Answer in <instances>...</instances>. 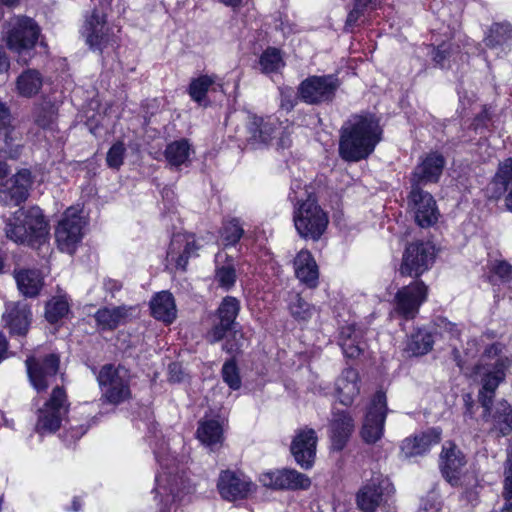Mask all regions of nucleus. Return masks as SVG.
Returning a JSON list of instances; mask_svg holds the SVG:
<instances>
[{
  "instance_id": "nucleus-1",
  "label": "nucleus",
  "mask_w": 512,
  "mask_h": 512,
  "mask_svg": "<svg viewBox=\"0 0 512 512\" xmlns=\"http://www.w3.org/2000/svg\"><path fill=\"white\" fill-rule=\"evenodd\" d=\"M502 351L501 343L486 345L473 373L481 382L478 398L484 408V418L488 421L489 419L486 417L490 416L493 429L502 436H506L512 431L511 406L506 401H500L490 412L495 392L498 386L504 382L507 372L512 368V359L503 355Z\"/></svg>"
},
{
  "instance_id": "nucleus-2",
  "label": "nucleus",
  "mask_w": 512,
  "mask_h": 512,
  "mask_svg": "<svg viewBox=\"0 0 512 512\" xmlns=\"http://www.w3.org/2000/svg\"><path fill=\"white\" fill-rule=\"evenodd\" d=\"M159 434L156 425L149 428V444L160 466L154 491L160 499V512H176L190 501L192 488L176 456L170 452L168 443Z\"/></svg>"
},
{
  "instance_id": "nucleus-3",
  "label": "nucleus",
  "mask_w": 512,
  "mask_h": 512,
  "mask_svg": "<svg viewBox=\"0 0 512 512\" xmlns=\"http://www.w3.org/2000/svg\"><path fill=\"white\" fill-rule=\"evenodd\" d=\"M381 135L382 129L374 116L353 115L341 128L339 155L348 162L365 159L374 151Z\"/></svg>"
},
{
  "instance_id": "nucleus-4",
  "label": "nucleus",
  "mask_w": 512,
  "mask_h": 512,
  "mask_svg": "<svg viewBox=\"0 0 512 512\" xmlns=\"http://www.w3.org/2000/svg\"><path fill=\"white\" fill-rule=\"evenodd\" d=\"M288 197L293 204V223L298 235L319 240L327 229L329 217L314 193L302 181L294 180Z\"/></svg>"
},
{
  "instance_id": "nucleus-5",
  "label": "nucleus",
  "mask_w": 512,
  "mask_h": 512,
  "mask_svg": "<svg viewBox=\"0 0 512 512\" xmlns=\"http://www.w3.org/2000/svg\"><path fill=\"white\" fill-rule=\"evenodd\" d=\"M47 223L39 207L20 208L7 221L6 235L16 243L34 246L45 241Z\"/></svg>"
},
{
  "instance_id": "nucleus-6",
  "label": "nucleus",
  "mask_w": 512,
  "mask_h": 512,
  "mask_svg": "<svg viewBox=\"0 0 512 512\" xmlns=\"http://www.w3.org/2000/svg\"><path fill=\"white\" fill-rule=\"evenodd\" d=\"M470 55H482L487 61L485 51L479 43L464 35H453L448 42H443L434 49L433 61L442 69H459L467 62Z\"/></svg>"
},
{
  "instance_id": "nucleus-7",
  "label": "nucleus",
  "mask_w": 512,
  "mask_h": 512,
  "mask_svg": "<svg viewBox=\"0 0 512 512\" xmlns=\"http://www.w3.org/2000/svg\"><path fill=\"white\" fill-rule=\"evenodd\" d=\"M38 35L39 28L33 19L25 16L10 19L5 31V40L8 48L19 55L18 62L28 63Z\"/></svg>"
},
{
  "instance_id": "nucleus-8",
  "label": "nucleus",
  "mask_w": 512,
  "mask_h": 512,
  "mask_svg": "<svg viewBox=\"0 0 512 512\" xmlns=\"http://www.w3.org/2000/svg\"><path fill=\"white\" fill-rule=\"evenodd\" d=\"M287 128L288 126H282V123L273 116L266 118L250 116L247 124V141L252 146H259L278 138V146L282 149L288 148L291 145V139Z\"/></svg>"
},
{
  "instance_id": "nucleus-9",
  "label": "nucleus",
  "mask_w": 512,
  "mask_h": 512,
  "mask_svg": "<svg viewBox=\"0 0 512 512\" xmlns=\"http://www.w3.org/2000/svg\"><path fill=\"white\" fill-rule=\"evenodd\" d=\"M68 413L65 391L54 387L48 401L38 410L35 430L41 436L55 433Z\"/></svg>"
},
{
  "instance_id": "nucleus-10",
  "label": "nucleus",
  "mask_w": 512,
  "mask_h": 512,
  "mask_svg": "<svg viewBox=\"0 0 512 512\" xmlns=\"http://www.w3.org/2000/svg\"><path fill=\"white\" fill-rule=\"evenodd\" d=\"M387 413L386 395L383 391H377L366 408L360 429L365 443L374 444L383 437Z\"/></svg>"
},
{
  "instance_id": "nucleus-11",
  "label": "nucleus",
  "mask_w": 512,
  "mask_h": 512,
  "mask_svg": "<svg viewBox=\"0 0 512 512\" xmlns=\"http://www.w3.org/2000/svg\"><path fill=\"white\" fill-rule=\"evenodd\" d=\"M103 397L112 404H119L130 397L129 372L112 364L101 368L97 377Z\"/></svg>"
},
{
  "instance_id": "nucleus-12",
  "label": "nucleus",
  "mask_w": 512,
  "mask_h": 512,
  "mask_svg": "<svg viewBox=\"0 0 512 512\" xmlns=\"http://www.w3.org/2000/svg\"><path fill=\"white\" fill-rule=\"evenodd\" d=\"M427 296L428 286L423 281L403 286L394 296L391 315L406 320L414 319Z\"/></svg>"
},
{
  "instance_id": "nucleus-13",
  "label": "nucleus",
  "mask_w": 512,
  "mask_h": 512,
  "mask_svg": "<svg viewBox=\"0 0 512 512\" xmlns=\"http://www.w3.org/2000/svg\"><path fill=\"white\" fill-rule=\"evenodd\" d=\"M86 222L77 207H69L63 214L55 231L58 248L65 253L73 254L83 237Z\"/></svg>"
},
{
  "instance_id": "nucleus-14",
  "label": "nucleus",
  "mask_w": 512,
  "mask_h": 512,
  "mask_svg": "<svg viewBox=\"0 0 512 512\" xmlns=\"http://www.w3.org/2000/svg\"><path fill=\"white\" fill-rule=\"evenodd\" d=\"M394 494V486L388 477L374 474L357 493L358 508L364 512H374L387 505Z\"/></svg>"
},
{
  "instance_id": "nucleus-15",
  "label": "nucleus",
  "mask_w": 512,
  "mask_h": 512,
  "mask_svg": "<svg viewBox=\"0 0 512 512\" xmlns=\"http://www.w3.org/2000/svg\"><path fill=\"white\" fill-rule=\"evenodd\" d=\"M59 357L54 353L42 355L37 352L26 359L29 380L37 392L53 385L59 369Z\"/></svg>"
},
{
  "instance_id": "nucleus-16",
  "label": "nucleus",
  "mask_w": 512,
  "mask_h": 512,
  "mask_svg": "<svg viewBox=\"0 0 512 512\" xmlns=\"http://www.w3.org/2000/svg\"><path fill=\"white\" fill-rule=\"evenodd\" d=\"M339 85L335 75L311 76L300 84L298 92L305 103L318 104L331 101Z\"/></svg>"
},
{
  "instance_id": "nucleus-17",
  "label": "nucleus",
  "mask_w": 512,
  "mask_h": 512,
  "mask_svg": "<svg viewBox=\"0 0 512 512\" xmlns=\"http://www.w3.org/2000/svg\"><path fill=\"white\" fill-rule=\"evenodd\" d=\"M434 260V246L429 242H415L407 246L400 267L402 275L418 277L427 271Z\"/></svg>"
},
{
  "instance_id": "nucleus-18",
  "label": "nucleus",
  "mask_w": 512,
  "mask_h": 512,
  "mask_svg": "<svg viewBox=\"0 0 512 512\" xmlns=\"http://www.w3.org/2000/svg\"><path fill=\"white\" fill-rule=\"evenodd\" d=\"M407 203L420 227L427 228L438 221L439 211L436 201L429 192L422 190L421 187H411Z\"/></svg>"
},
{
  "instance_id": "nucleus-19",
  "label": "nucleus",
  "mask_w": 512,
  "mask_h": 512,
  "mask_svg": "<svg viewBox=\"0 0 512 512\" xmlns=\"http://www.w3.org/2000/svg\"><path fill=\"white\" fill-rule=\"evenodd\" d=\"M260 483L275 490H306L311 485L310 478L294 469L267 471L259 476Z\"/></svg>"
},
{
  "instance_id": "nucleus-20",
  "label": "nucleus",
  "mask_w": 512,
  "mask_h": 512,
  "mask_svg": "<svg viewBox=\"0 0 512 512\" xmlns=\"http://www.w3.org/2000/svg\"><path fill=\"white\" fill-rule=\"evenodd\" d=\"M217 488L223 499L235 501L248 497L255 485L244 474L226 470L220 473Z\"/></svg>"
},
{
  "instance_id": "nucleus-21",
  "label": "nucleus",
  "mask_w": 512,
  "mask_h": 512,
  "mask_svg": "<svg viewBox=\"0 0 512 512\" xmlns=\"http://www.w3.org/2000/svg\"><path fill=\"white\" fill-rule=\"evenodd\" d=\"M82 36L90 49L101 52L110 42L109 28L103 12L94 9L82 27Z\"/></svg>"
},
{
  "instance_id": "nucleus-22",
  "label": "nucleus",
  "mask_w": 512,
  "mask_h": 512,
  "mask_svg": "<svg viewBox=\"0 0 512 512\" xmlns=\"http://www.w3.org/2000/svg\"><path fill=\"white\" fill-rule=\"evenodd\" d=\"M240 301L233 296H226L221 301L217 315L219 324L215 325L208 333L207 339L211 343L222 340L225 335L234 329L235 320L240 311Z\"/></svg>"
},
{
  "instance_id": "nucleus-23",
  "label": "nucleus",
  "mask_w": 512,
  "mask_h": 512,
  "mask_svg": "<svg viewBox=\"0 0 512 512\" xmlns=\"http://www.w3.org/2000/svg\"><path fill=\"white\" fill-rule=\"evenodd\" d=\"M31 173L22 169L11 179L0 184V203L5 206H18L29 195L31 186Z\"/></svg>"
},
{
  "instance_id": "nucleus-24",
  "label": "nucleus",
  "mask_w": 512,
  "mask_h": 512,
  "mask_svg": "<svg viewBox=\"0 0 512 512\" xmlns=\"http://www.w3.org/2000/svg\"><path fill=\"white\" fill-rule=\"evenodd\" d=\"M441 436L442 431L438 427H432L425 431L415 433L401 442V455L404 458L425 455L433 446L440 442Z\"/></svg>"
},
{
  "instance_id": "nucleus-25",
  "label": "nucleus",
  "mask_w": 512,
  "mask_h": 512,
  "mask_svg": "<svg viewBox=\"0 0 512 512\" xmlns=\"http://www.w3.org/2000/svg\"><path fill=\"white\" fill-rule=\"evenodd\" d=\"M445 166L444 157L437 152H431L421 159L411 175V187H421L436 183L440 179Z\"/></svg>"
},
{
  "instance_id": "nucleus-26",
  "label": "nucleus",
  "mask_w": 512,
  "mask_h": 512,
  "mask_svg": "<svg viewBox=\"0 0 512 512\" xmlns=\"http://www.w3.org/2000/svg\"><path fill=\"white\" fill-rule=\"evenodd\" d=\"M465 465L466 457L462 451L453 442H445L440 455V467L443 476L451 485L459 484Z\"/></svg>"
},
{
  "instance_id": "nucleus-27",
  "label": "nucleus",
  "mask_w": 512,
  "mask_h": 512,
  "mask_svg": "<svg viewBox=\"0 0 512 512\" xmlns=\"http://www.w3.org/2000/svg\"><path fill=\"white\" fill-rule=\"evenodd\" d=\"M317 436L313 429L300 430L291 444V452L295 461L304 469L313 466L316 456Z\"/></svg>"
},
{
  "instance_id": "nucleus-28",
  "label": "nucleus",
  "mask_w": 512,
  "mask_h": 512,
  "mask_svg": "<svg viewBox=\"0 0 512 512\" xmlns=\"http://www.w3.org/2000/svg\"><path fill=\"white\" fill-rule=\"evenodd\" d=\"M21 148L18 133L12 125L10 110L5 103L0 102V150L11 158H18Z\"/></svg>"
},
{
  "instance_id": "nucleus-29",
  "label": "nucleus",
  "mask_w": 512,
  "mask_h": 512,
  "mask_svg": "<svg viewBox=\"0 0 512 512\" xmlns=\"http://www.w3.org/2000/svg\"><path fill=\"white\" fill-rule=\"evenodd\" d=\"M198 249L199 246L193 235L175 234L171 239L167 258L175 263L177 268L184 270L189 258L195 256Z\"/></svg>"
},
{
  "instance_id": "nucleus-30",
  "label": "nucleus",
  "mask_w": 512,
  "mask_h": 512,
  "mask_svg": "<svg viewBox=\"0 0 512 512\" xmlns=\"http://www.w3.org/2000/svg\"><path fill=\"white\" fill-rule=\"evenodd\" d=\"M355 428L354 419L348 411H335L329 424L332 448L342 450L349 441Z\"/></svg>"
},
{
  "instance_id": "nucleus-31",
  "label": "nucleus",
  "mask_w": 512,
  "mask_h": 512,
  "mask_svg": "<svg viewBox=\"0 0 512 512\" xmlns=\"http://www.w3.org/2000/svg\"><path fill=\"white\" fill-rule=\"evenodd\" d=\"M3 320L9 327L11 334L25 335L31 321V311L28 304L22 301L7 303Z\"/></svg>"
},
{
  "instance_id": "nucleus-32",
  "label": "nucleus",
  "mask_w": 512,
  "mask_h": 512,
  "mask_svg": "<svg viewBox=\"0 0 512 512\" xmlns=\"http://www.w3.org/2000/svg\"><path fill=\"white\" fill-rule=\"evenodd\" d=\"M294 272L297 279L309 288L318 285L319 268L309 250L302 249L294 258Z\"/></svg>"
},
{
  "instance_id": "nucleus-33",
  "label": "nucleus",
  "mask_w": 512,
  "mask_h": 512,
  "mask_svg": "<svg viewBox=\"0 0 512 512\" xmlns=\"http://www.w3.org/2000/svg\"><path fill=\"white\" fill-rule=\"evenodd\" d=\"M337 397L341 404L349 406L360 393L359 374L353 368L343 370L335 383Z\"/></svg>"
},
{
  "instance_id": "nucleus-34",
  "label": "nucleus",
  "mask_w": 512,
  "mask_h": 512,
  "mask_svg": "<svg viewBox=\"0 0 512 512\" xmlns=\"http://www.w3.org/2000/svg\"><path fill=\"white\" fill-rule=\"evenodd\" d=\"M221 91L224 93L222 79L217 75H200L191 80L188 87V94L193 101L199 105H206V95L209 91Z\"/></svg>"
},
{
  "instance_id": "nucleus-35",
  "label": "nucleus",
  "mask_w": 512,
  "mask_h": 512,
  "mask_svg": "<svg viewBox=\"0 0 512 512\" xmlns=\"http://www.w3.org/2000/svg\"><path fill=\"white\" fill-rule=\"evenodd\" d=\"M151 315L158 321L171 324L177 317V308L173 295L168 291L156 293L150 300Z\"/></svg>"
},
{
  "instance_id": "nucleus-36",
  "label": "nucleus",
  "mask_w": 512,
  "mask_h": 512,
  "mask_svg": "<svg viewBox=\"0 0 512 512\" xmlns=\"http://www.w3.org/2000/svg\"><path fill=\"white\" fill-rule=\"evenodd\" d=\"M132 308L122 305L103 307L99 309L94 317L97 326L101 330H113L127 322L131 316Z\"/></svg>"
},
{
  "instance_id": "nucleus-37",
  "label": "nucleus",
  "mask_w": 512,
  "mask_h": 512,
  "mask_svg": "<svg viewBox=\"0 0 512 512\" xmlns=\"http://www.w3.org/2000/svg\"><path fill=\"white\" fill-rule=\"evenodd\" d=\"M363 331L350 324L341 328L339 343L346 357L356 358L365 349V343L362 340Z\"/></svg>"
},
{
  "instance_id": "nucleus-38",
  "label": "nucleus",
  "mask_w": 512,
  "mask_h": 512,
  "mask_svg": "<svg viewBox=\"0 0 512 512\" xmlns=\"http://www.w3.org/2000/svg\"><path fill=\"white\" fill-rule=\"evenodd\" d=\"M18 290L25 297H36L43 287V276L39 270L24 269L14 272Z\"/></svg>"
},
{
  "instance_id": "nucleus-39",
  "label": "nucleus",
  "mask_w": 512,
  "mask_h": 512,
  "mask_svg": "<svg viewBox=\"0 0 512 512\" xmlns=\"http://www.w3.org/2000/svg\"><path fill=\"white\" fill-rule=\"evenodd\" d=\"M197 438L211 451L218 449L223 442V427L219 420L205 419L199 423Z\"/></svg>"
},
{
  "instance_id": "nucleus-40",
  "label": "nucleus",
  "mask_w": 512,
  "mask_h": 512,
  "mask_svg": "<svg viewBox=\"0 0 512 512\" xmlns=\"http://www.w3.org/2000/svg\"><path fill=\"white\" fill-rule=\"evenodd\" d=\"M434 334L436 331L432 327L418 328L408 338L406 351L412 356L427 354L433 347Z\"/></svg>"
},
{
  "instance_id": "nucleus-41",
  "label": "nucleus",
  "mask_w": 512,
  "mask_h": 512,
  "mask_svg": "<svg viewBox=\"0 0 512 512\" xmlns=\"http://www.w3.org/2000/svg\"><path fill=\"white\" fill-rule=\"evenodd\" d=\"M194 153L187 139H179L169 143L164 151V157L171 167L187 166L190 156Z\"/></svg>"
},
{
  "instance_id": "nucleus-42",
  "label": "nucleus",
  "mask_w": 512,
  "mask_h": 512,
  "mask_svg": "<svg viewBox=\"0 0 512 512\" xmlns=\"http://www.w3.org/2000/svg\"><path fill=\"white\" fill-rule=\"evenodd\" d=\"M215 261V281L219 287L228 291L235 285L237 279L234 261L224 253H218Z\"/></svg>"
},
{
  "instance_id": "nucleus-43",
  "label": "nucleus",
  "mask_w": 512,
  "mask_h": 512,
  "mask_svg": "<svg viewBox=\"0 0 512 512\" xmlns=\"http://www.w3.org/2000/svg\"><path fill=\"white\" fill-rule=\"evenodd\" d=\"M485 45L490 49H499L506 52V48L512 42V25L509 23H494L488 30Z\"/></svg>"
},
{
  "instance_id": "nucleus-44",
  "label": "nucleus",
  "mask_w": 512,
  "mask_h": 512,
  "mask_svg": "<svg viewBox=\"0 0 512 512\" xmlns=\"http://www.w3.org/2000/svg\"><path fill=\"white\" fill-rule=\"evenodd\" d=\"M42 85L41 73L35 69H27L16 79V92L21 97L31 98L39 93Z\"/></svg>"
},
{
  "instance_id": "nucleus-45",
  "label": "nucleus",
  "mask_w": 512,
  "mask_h": 512,
  "mask_svg": "<svg viewBox=\"0 0 512 512\" xmlns=\"http://www.w3.org/2000/svg\"><path fill=\"white\" fill-rule=\"evenodd\" d=\"M493 184L501 185L499 195L507 191L504 202L508 211L512 212V157L505 159L498 165L493 177Z\"/></svg>"
},
{
  "instance_id": "nucleus-46",
  "label": "nucleus",
  "mask_w": 512,
  "mask_h": 512,
  "mask_svg": "<svg viewBox=\"0 0 512 512\" xmlns=\"http://www.w3.org/2000/svg\"><path fill=\"white\" fill-rule=\"evenodd\" d=\"M288 310L297 321H308L315 313V307L305 301L299 293L289 294Z\"/></svg>"
},
{
  "instance_id": "nucleus-47",
  "label": "nucleus",
  "mask_w": 512,
  "mask_h": 512,
  "mask_svg": "<svg viewBox=\"0 0 512 512\" xmlns=\"http://www.w3.org/2000/svg\"><path fill=\"white\" fill-rule=\"evenodd\" d=\"M69 312V302L66 295L53 297L46 304L45 317L48 322L56 323Z\"/></svg>"
},
{
  "instance_id": "nucleus-48",
  "label": "nucleus",
  "mask_w": 512,
  "mask_h": 512,
  "mask_svg": "<svg viewBox=\"0 0 512 512\" xmlns=\"http://www.w3.org/2000/svg\"><path fill=\"white\" fill-rule=\"evenodd\" d=\"M503 476V497L505 504L501 512H512V449L507 453Z\"/></svg>"
},
{
  "instance_id": "nucleus-49",
  "label": "nucleus",
  "mask_w": 512,
  "mask_h": 512,
  "mask_svg": "<svg viewBox=\"0 0 512 512\" xmlns=\"http://www.w3.org/2000/svg\"><path fill=\"white\" fill-rule=\"evenodd\" d=\"M259 64L262 72L269 74L278 71L283 66V61L277 49L269 48L261 55Z\"/></svg>"
},
{
  "instance_id": "nucleus-50",
  "label": "nucleus",
  "mask_w": 512,
  "mask_h": 512,
  "mask_svg": "<svg viewBox=\"0 0 512 512\" xmlns=\"http://www.w3.org/2000/svg\"><path fill=\"white\" fill-rule=\"evenodd\" d=\"M491 281L509 284L512 282V265L505 260H496L491 265Z\"/></svg>"
},
{
  "instance_id": "nucleus-51",
  "label": "nucleus",
  "mask_w": 512,
  "mask_h": 512,
  "mask_svg": "<svg viewBox=\"0 0 512 512\" xmlns=\"http://www.w3.org/2000/svg\"><path fill=\"white\" fill-rule=\"evenodd\" d=\"M244 233L238 219H232L226 222L222 228V241L225 246L235 245Z\"/></svg>"
},
{
  "instance_id": "nucleus-52",
  "label": "nucleus",
  "mask_w": 512,
  "mask_h": 512,
  "mask_svg": "<svg viewBox=\"0 0 512 512\" xmlns=\"http://www.w3.org/2000/svg\"><path fill=\"white\" fill-rule=\"evenodd\" d=\"M222 378L232 390H238L241 387L239 370L233 360H229L224 363L222 367Z\"/></svg>"
},
{
  "instance_id": "nucleus-53",
  "label": "nucleus",
  "mask_w": 512,
  "mask_h": 512,
  "mask_svg": "<svg viewBox=\"0 0 512 512\" xmlns=\"http://www.w3.org/2000/svg\"><path fill=\"white\" fill-rule=\"evenodd\" d=\"M126 147L123 142L114 143L107 152L106 163L109 168L119 169L124 161Z\"/></svg>"
},
{
  "instance_id": "nucleus-54",
  "label": "nucleus",
  "mask_w": 512,
  "mask_h": 512,
  "mask_svg": "<svg viewBox=\"0 0 512 512\" xmlns=\"http://www.w3.org/2000/svg\"><path fill=\"white\" fill-rule=\"evenodd\" d=\"M418 512H446L440 497L435 493H429L421 500Z\"/></svg>"
},
{
  "instance_id": "nucleus-55",
  "label": "nucleus",
  "mask_w": 512,
  "mask_h": 512,
  "mask_svg": "<svg viewBox=\"0 0 512 512\" xmlns=\"http://www.w3.org/2000/svg\"><path fill=\"white\" fill-rule=\"evenodd\" d=\"M56 114L52 108L40 111L36 116L37 124L44 129H52Z\"/></svg>"
},
{
  "instance_id": "nucleus-56",
  "label": "nucleus",
  "mask_w": 512,
  "mask_h": 512,
  "mask_svg": "<svg viewBox=\"0 0 512 512\" xmlns=\"http://www.w3.org/2000/svg\"><path fill=\"white\" fill-rule=\"evenodd\" d=\"M233 338L235 340L234 342L227 340L223 346L224 350L228 353H236L244 346L245 340L240 332L235 331L233 333Z\"/></svg>"
},
{
  "instance_id": "nucleus-57",
  "label": "nucleus",
  "mask_w": 512,
  "mask_h": 512,
  "mask_svg": "<svg viewBox=\"0 0 512 512\" xmlns=\"http://www.w3.org/2000/svg\"><path fill=\"white\" fill-rule=\"evenodd\" d=\"M295 105L294 93L291 88L281 90V108L290 111Z\"/></svg>"
},
{
  "instance_id": "nucleus-58",
  "label": "nucleus",
  "mask_w": 512,
  "mask_h": 512,
  "mask_svg": "<svg viewBox=\"0 0 512 512\" xmlns=\"http://www.w3.org/2000/svg\"><path fill=\"white\" fill-rule=\"evenodd\" d=\"M366 9L365 7H358L357 1H355V6L352 11L348 14L346 25L347 26H353L355 25L360 17L363 14V10Z\"/></svg>"
},
{
  "instance_id": "nucleus-59",
  "label": "nucleus",
  "mask_w": 512,
  "mask_h": 512,
  "mask_svg": "<svg viewBox=\"0 0 512 512\" xmlns=\"http://www.w3.org/2000/svg\"><path fill=\"white\" fill-rule=\"evenodd\" d=\"M169 369V379L173 382H180L182 380V370L181 366L178 363H171L168 367Z\"/></svg>"
},
{
  "instance_id": "nucleus-60",
  "label": "nucleus",
  "mask_w": 512,
  "mask_h": 512,
  "mask_svg": "<svg viewBox=\"0 0 512 512\" xmlns=\"http://www.w3.org/2000/svg\"><path fill=\"white\" fill-rule=\"evenodd\" d=\"M488 120L487 113L484 112L483 114L477 116L475 119L473 126L476 133L482 134L483 133V125Z\"/></svg>"
},
{
  "instance_id": "nucleus-61",
  "label": "nucleus",
  "mask_w": 512,
  "mask_h": 512,
  "mask_svg": "<svg viewBox=\"0 0 512 512\" xmlns=\"http://www.w3.org/2000/svg\"><path fill=\"white\" fill-rule=\"evenodd\" d=\"M438 326L444 327V329L452 336H457L459 334V330L457 329L456 325L451 322H447L444 319L439 320Z\"/></svg>"
},
{
  "instance_id": "nucleus-62",
  "label": "nucleus",
  "mask_w": 512,
  "mask_h": 512,
  "mask_svg": "<svg viewBox=\"0 0 512 512\" xmlns=\"http://www.w3.org/2000/svg\"><path fill=\"white\" fill-rule=\"evenodd\" d=\"M103 286L106 290L110 291L111 293H114L115 291H118L121 288L120 283L113 279H105L103 282Z\"/></svg>"
},
{
  "instance_id": "nucleus-63",
  "label": "nucleus",
  "mask_w": 512,
  "mask_h": 512,
  "mask_svg": "<svg viewBox=\"0 0 512 512\" xmlns=\"http://www.w3.org/2000/svg\"><path fill=\"white\" fill-rule=\"evenodd\" d=\"M9 69V60L4 52V50L0 47V73L6 72Z\"/></svg>"
},
{
  "instance_id": "nucleus-64",
  "label": "nucleus",
  "mask_w": 512,
  "mask_h": 512,
  "mask_svg": "<svg viewBox=\"0 0 512 512\" xmlns=\"http://www.w3.org/2000/svg\"><path fill=\"white\" fill-rule=\"evenodd\" d=\"M82 500L79 497H74L71 502V506L67 507V511L79 512L82 508Z\"/></svg>"
}]
</instances>
